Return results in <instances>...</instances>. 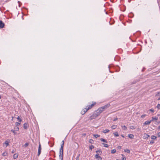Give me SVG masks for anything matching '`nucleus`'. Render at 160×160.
Masks as SVG:
<instances>
[{"label": "nucleus", "instance_id": "obj_1", "mask_svg": "<svg viewBox=\"0 0 160 160\" xmlns=\"http://www.w3.org/2000/svg\"><path fill=\"white\" fill-rule=\"evenodd\" d=\"M110 106V104H108L100 108L96 111V113L99 116L102 112L109 108Z\"/></svg>", "mask_w": 160, "mask_h": 160}, {"label": "nucleus", "instance_id": "obj_2", "mask_svg": "<svg viewBox=\"0 0 160 160\" xmlns=\"http://www.w3.org/2000/svg\"><path fill=\"white\" fill-rule=\"evenodd\" d=\"M98 116V114L96 112H95L90 117L89 120H91L92 119H95L97 118Z\"/></svg>", "mask_w": 160, "mask_h": 160}, {"label": "nucleus", "instance_id": "obj_3", "mask_svg": "<svg viewBox=\"0 0 160 160\" xmlns=\"http://www.w3.org/2000/svg\"><path fill=\"white\" fill-rule=\"evenodd\" d=\"M95 158L98 160H102V158L99 156V153L97 154L95 156Z\"/></svg>", "mask_w": 160, "mask_h": 160}, {"label": "nucleus", "instance_id": "obj_4", "mask_svg": "<svg viewBox=\"0 0 160 160\" xmlns=\"http://www.w3.org/2000/svg\"><path fill=\"white\" fill-rule=\"evenodd\" d=\"M41 145L40 144H39V147H38V155L39 156L40 154V153H41Z\"/></svg>", "mask_w": 160, "mask_h": 160}, {"label": "nucleus", "instance_id": "obj_5", "mask_svg": "<svg viewBox=\"0 0 160 160\" xmlns=\"http://www.w3.org/2000/svg\"><path fill=\"white\" fill-rule=\"evenodd\" d=\"M96 104L95 102H93L92 104L91 105H89L87 107L89 109L91 108L94 105H95Z\"/></svg>", "mask_w": 160, "mask_h": 160}, {"label": "nucleus", "instance_id": "obj_6", "mask_svg": "<svg viewBox=\"0 0 160 160\" xmlns=\"http://www.w3.org/2000/svg\"><path fill=\"white\" fill-rule=\"evenodd\" d=\"M4 24L3 23L2 21L0 20V28H4Z\"/></svg>", "mask_w": 160, "mask_h": 160}, {"label": "nucleus", "instance_id": "obj_7", "mask_svg": "<svg viewBox=\"0 0 160 160\" xmlns=\"http://www.w3.org/2000/svg\"><path fill=\"white\" fill-rule=\"evenodd\" d=\"M151 122V121H146V122H144V125H149L150 124V123Z\"/></svg>", "mask_w": 160, "mask_h": 160}, {"label": "nucleus", "instance_id": "obj_8", "mask_svg": "<svg viewBox=\"0 0 160 160\" xmlns=\"http://www.w3.org/2000/svg\"><path fill=\"white\" fill-rule=\"evenodd\" d=\"M63 145H64V142H63V143H62V144L61 145V151L62 150V154H63V149L62 148H63ZM62 156L61 160H62Z\"/></svg>", "mask_w": 160, "mask_h": 160}, {"label": "nucleus", "instance_id": "obj_9", "mask_svg": "<svg viewBox=\"0 0 160 160\" xmlns=\"http://www.w3.org/2000/svg\"><path fill=\"white\" fill-rule=\"evenodd\" d=\"M149 137H150L149 135L147 134L146 133H145L143 135V138L144 139L147 138Z\"/></svg>", "mask_w": 160, "mask_h": 160}, {"label": "nucleus", "instance_id": "obj_10", "mask_svg": "<svg viewBox=\"0 0 160 160\" xmlns=\"http://www.w3.org/2000/svg\"><path fill=\"white\" fill-rule=\"evenodd\" d=\"M28 124L26 123H25L23 124V128L25 129H27L28 127Z\"/></svg>", "mask_w": 160, "mask_h": 160}, {"label": "nucleus", "instance_id": "obj_11", "mask_svg": "<svg viewBox=\"0 0 160 160\" xmlns=\"http://www.w3.org/2000/svg\"><path fill=\"white\" fill-rule=\"evenodd\" d=\"M158 119V118L156 117H152V120H151V122H152V121H153L154 120H157Z\"/></svg>", "mask_w": 160, "mask_h": 160}, {"label": "nucleus", "instance_id": "obj_12", "mask_svg": "<svg viewBox=\"0 0 160 160\" xmlns=\"http://www.w3.org/2000/svg\"><path fill=\"white\" fill-rule=\"evenodd\" d=\"M87 111V110H86V111H83V110H82L81 111V114L82 115H84V114H85V113Z\"/></svg>", "mask_w": 160, "mask_h": 160}, {"label": "nucleus", "instance_id": "obj_13", "mask_svg": "<svg viewBox=\"0 0 160 160\" xmlns=\"http://www.w3.org/2000/svg\"><path fill=\"white\" fill-rule=\"evenodd\" d=\"M128 137L129 138H133L134 136L132 134H130L128 135Z\"/></svg>", "mask_w": 160, "mask_h": 160}, {"label": "nucleus", "instance_id": "obj_14", "mask_svg": "<svg viewBox=\"0 0 160 160\" xmlns=\"http://www.w3.org/2000/svg\"><path fill=\"white\" fill-rule=\"evenodd\" d=\"M100 140L101 141L103 142L106 143L107 142V140L103 138H100Z\"/></svg>", "mask_w": 160, "mask_h": 160}, {"label": "nucleus", "instance_id": "obj_15", "mask_svg": "<svg viewBox=\"0 0 160 160\" xmlns=\"http://www.w3.org/2000/svg\"><path fill=\"white\" fill-rule=\"evenodd\" d=\"M18 157V155L17 154H15L13 155V158L14 159L17 158Z\"/></svg>", "mask_w": 160, "mask_h": 160}, {"label": "nucleus", "instance_id": "obj_16", "mask_svg": "<svg viewBox=\"0 0 160 160\" xmlns=\"http://www.w3.org/2000/svg\"><path fill=\"white\" fill-rule=\"evenodd\" d=\"M9 142L7 141H6L4 142V144L6 145V147H7L9 145Z\"/></svg>", "mask_w": 160, "mask_h": 160}, {"label": "nucleus", "instance_id": "obj_17", "mask_svg": "<svg viewBox=\"0 0 160 160\" xmlns=\"http://www.w3.org/2000/svg\"><path fill=\"white\" fill-rule=\"evenodd\" d=\"M122 128L124 130H126L127 129V128L125 125L122 126Z\"/></svg>", "mask_w": 160, "mask_h": 160}, {"label": "nucleus", "instance_id": "obj_18", "mask_svg": "<svg viewBox=\"0 0 160 160\" xmlns=\"http://www.w3.org/2000/svg\"><path fill=\"white\" fill-rule=\"evenodd\" d=\"M14 130L16 131H18L19 130V128L18 127L16 126L14 127Z\"/></svg>", "mask_w": 160, "mask_h": 160}, {"label": "nucleus", "instance_id": "obj_19", "mask_svg": "<svg viewBox=\"0 0 160 160\" xmlns=\"http://www.w3.org/2000/svg\"><path fill=\"white\" fill-rule=\"evenodd\" d=\"M109 132V130L108 129H106L103 131V132L104 133H108Z\"/></svg>", "mask_w": 160, "mask_h": 160}, {"label": "nucleus", "instance_id": "obj_20", "mask_svg": "<svg viewBox=\"0 0 160 160\" xmlns=\"http://www.w3.org/2000/svg\"><path fill=\"white\" fill-rule=\"evenodd\" d=\"M117 127V126L116 125H113L112 126L111 128L112 129H115Z\"/></svg>", "mask_w": 160, "mask_h": 160}, {"label": "nucleus", "instance_id": "obj_21", "mask_svg": "<svg viewBox=\"0 0 160 160\" xmlns=\"http://www.w3.org/2000/svg\"><path fill=\"white\" fill-rule=\"evenodd\" d=\"M130 128L131 129H132V130L134 129L135 128V127L134 126H132V125L130 126Z\"/></svg>", "mask_w": 160, "mask_h": 160}, {"label": "nucleus", "instance_id": "obj_22", "mask_svg": "<svg viewBox=\"0 0 160 160\" xmlns=\"http://www.w3.org/2000/svg\"><path fill=\"white\" fill-rule=\"evenodd\" d=\"M96 153H99V154H101L102 153V151L101 150H99L98 151H96Z\"/></svg>", "mask_w": 160, "mask_h": 160}, {"label": "nucleus", "instance_id": "obj_23", "mask_svg": "<svg viewBox=\"0 0 160 160\" xmlns=\"http://www.w3.org/2000/svg\"><path fill=\"white\" fill-rule=\"evenodd\" d=\"M124 152H127L128 153H130V150L128 149H125L124 150Z\"/></svg>", "mask_w": 160, "mask_h": 160}, {"label": "nucleus", "instance_id": "obj_24", "mask_svg": "<svg viewBox=\"0 0 160 160\" xmlns=\"http://www.w3.org/2000/svg\"><path fill=\"white\" fill-rule=\"evenodd\" d=\"M114 135L115 136L118 137L119 136L118 133L117 132H115L113 133Z\"/></svg>", "mask_w": 160, "mask_h": 160}, {"label": "nucleus", "instance_id": "obj_25", "mask_svg": "<svg viewBox=\"0 0 160 160\" xmlns=\"http://www.w3.org/2000/svg\"><path fill=\"white\" fill-rule=\"evenodd\" d=\"M11 132H12L14 133V134H16V131H15L14 130L12 129L11 130Z\"/></svg>", "mask_w": 160, "mask_h": 160}, {"label": "nucleus", "instance_id": "obj_26", "mask_svg": "<svg viewBox=\"0 0 160 160\" xmlns=\"http://www.w3.org/2000/svg\"><path fill=\"white\" fill-rule=\"evenodd\" d=\"M156 138V137L154 136H151V139H155Z\"/></svg>", "mask_w": 160, "mask_h": 160}, {"label": "nucleus", "instance_id": "obj_27", "mask_svg": "<svg viewBox=\"0 0 160 160\" xmlns=\"http://www.w3.org/2000/svg\"><path fill=\"white\" fill-rule=\"evenodd\" d=\"M116 152V150L115 149H113L111 150V153H114Z\"/></svg>", "mask_w": 160, "mask_h": 160}, {"label": "nucleus", "instance_id": "obj_28", "mask_svg": "<svg viewBox=\"0 0 160 160\" xmlns=\"http://www.w3.org/2000/svg\"><path fill=\"white\" fill-rule=\"evenodd\" d=\"M103 144L104 147L108 148V145L107 144L103 143Z\"/></svg>", "mask_w": 160, "mask_h": 160}, {"label": "nucleus", "instance_id": "obj_29", "mask_svg": "<svg viewBox=\"0 0 160 160\" xmlns=\"http://www.w3.org/2000/svg\"><path fill=\"white\" fill-rule=\"evenodd\" d=\"M93 136L96 138L99 137H100V135L98 134H95Z\"/></svg>", "mask_w": 160, "mask_h": 160}, {"label": "nucleus", "instance_id": "obj_30", "mask_svg": "<svg viewBox=\"0 0 160 160\" xmlns=\"http://www.w3.org/2000/svg\"><path fill=\"white\" fill-rule=\"evenodd\" d=\"M94 148V146L92 145L89 147V148L92 150Z\"/></svg>", "mask_w": 160, "mask_h": 160}, {"label": "nucleus", "instance_id": "obj_31", "mask_svg": "<svg viewBox=\"0 0 160 160\" xmlns=\"http://www.w3.org/2000/svg\"><path fill=\"white\" fill-rule=\"evenodd\" d=\"M89 142L90 143H93V141L92 139H90L89 140Z\"/></svg>", "mask_w": 160, "mask_h": 160}, {"label": "nucleus", "instance_id": "obj_32", "mask_svg": "<svg viewBox=\"0 0 160 160\" xmlns=\"http://www.w3.org/2000/svg\"><path fill=\"white\" fill-rule=\"evenodd\" d=\"M83 111H86V110H87V111H88V110H89V109H88V108H87V107L86 108L83 109Z\"/></svg>", "mask_w": 160, "mask_h": 160}, {"label": "nucleus", "instance_id": "obj_33", "mask_svg": "<svg viewBox=\"0 0 160 160\" xmlns=\"http://www.w3.org/2000/svg\"><path fill=\"white\" fill-rule=\"evenodd\" d=\"M17 119L19 121V122H21L22 121V120L21 119H20L19 117H18L17 118Z\"/></svg>", "mask_w": 160, "mask_h": 160}, {"label": "nucleus", "instance_id": "obj_34", "mask_svg": "<svg viewBox=\"0 0 160 160\" xmlns=\"http://www.w3.org/2000/svg\"><path fill=\"white\" fill-rule=\"evenodd\" d=\"M157 108L158 109H160V104H158L157 106Z\"/></svg>", "mask_w": 160, "mask_h": 160}, {"label": "nucleus", "instance_id": "obj_35", "mask_svg": "<svg viewBox=\"0 0 160 160\" xmlns=\"http://www.w3.org/2000/svg\"><path fill=\"white\" fill-rule=\"evenodd\" d=\"M20 123L19 122H17L15 123V125L16 126H18L20 125Z\"/></svg>", "mask_w": 160, "mask_h": 160}, {"label": "nucleus", "instance_id": "obj_36", "mask_svg": "<svg viewBox=\"0 0 160 160\" xmlns=\"http://www.w3.org/2000/svg\"><path fill=\"white\" fill-rule=\"evenodd\" d=\"M146 115L145 114H143V115H142L141 116V118H144L145 116H146Z\"/></svg>", "mask_w": 160, "mask_h": 160}, {"label": "nucleus", "instance_id": "obj_37", "mask_svg": "<svg viewBox=\"0 0 160 160\" xmlns=\"http://www.w3.org/2000/svg\"><path fill=\"white\" fill-rule=\"evenodd\" d=\"M29 145V144L28 143H26L25 145L24 146L25 147H27V146H28Z\"/></svg>", "mask_w": 160, "mask_h": 160}, {"label": "nucleus", "instance_id": "obj_38", "mask_svg": "<svg viewBox=\"0 0 160 160\" xmlns=\"http://www.w3.org/2000/svg\"><path fill=\"white\" fill-rule=\"evenodd\" d=\"M156 96H160V92H158L156 95Z\"/></svg>", "mask_w": 160, "mask_h": 160}, {"label": "nucleus", "instance_id": "obj_39", "mask_svg": "<svg viewBox=\"0 0 160 160\" xmlns=\"http://www.w3.org/2000/svg\"><path fill=\"white\" fill-rule=\"evenodd\" d=\"M149 111H151V112H154V110H153V109H150L149 110Z\"/></svg>", "mask_w": 160, "mask_h": 160}, {"label": "nucleus", "instance_id": "obj_40", "mask_svg": "<svg viewBox=\"0 0 160 160\" xmlns=\"http://www.w3.org/2000/svg\"><path fill=\"white\" fill-rule=\"evenodd\" d=\"M154 141H150V144H153V143H154Z\"/></svg>", "mask_w": 160, "mask_h": 160}, {"label": "nucleus", "instance_id": "obj_41", "mask_svg": "<svg viewBox=\"0 0 160 160\" xmlns=\"http://www.w3.org/2000/svg\"><path fill=\"white\" fill-rule=\"evenodd\" d=\"M118 148L119 149H121V146H119L118 147Z\"/></svg>", "mask_w": 160, "mask_h": 160}, {"label": "nucleus", "instance_id": "obj_42", "mask_svg": "<svg viewBox=\"0 0 160 160\" xmlns=\"http://www.w3.org/2000/svg\"><path fill=\"white\" fill-rule=\"evenodd\" d=\"M6 153L5 152H4L2 154V156H5L6 155L5 154Z\"/></svg>", "mask_w": 160, "mask_h": 160}, {"label": "nucleus", "instance_id": "obj_43", "mask_svg": "<svg viewBox=\"0 0 160 160\" xmlns=\"http://www.w3.org/2000/svg\"><path fill=\"white\" fill-rule=\"evenodd\" d=\"M126 158L125 157H122V160H126Z\"/></svg>", "mask_w": 160, "mask_h": 160}, {"label": "nucleus", "instance_id": "obj_44", "mask_svg": "<svg viewBox=\"0 0 160 160\" xmlns=\"http://www.w3.org/2000/svg\"><path fill=\"white\" fill-rule=\"evenodd\" d=\"M117 119H118V118H115V119L113 120V121H116V120H117Z\"/></svg>", "mask_w": 160, "mask_h": 160}, {"label": "nucleus", "instance_id": "obj_45", "mask_svg": "<svg viewBox=\"0 0 160 160\" xmlns=\"http://www.w3.org/2000/svg\"><path fill=\"white\" fill-rule=\"evenodd\" d=\"M158 136L159 137H160V132H159L158 133Z\"/></svg>", "mask_w": 160, "mask_h": 160}, {"label": "nucleus", "instance_id": "obj_46", "mask_svg": "<svg viewBox=\"0 0 160 160\" xmlns=\"http://www.w3.org/2000/svg\"><path fill=\"white\" fill-rule=\"evenodd\" d=\"M12 153H14V150H12Z\"/></svg>", "mask_w": 160, "mask_h": 160}, {"label": "nucleus", "instance_id": "obj_47", "mask_svg": "<svg viewBox=\"0 0 160 160\" xmlns=\"http://www.w3.org/2000/svg\"><path fill=\"white\" fill-rule=\"evenodd\" d=\"M122 156L123 157H125L124 155L123 154H122Z\"/></svg>", "mask_w": 160, "mask_h": 160}, {"label": "nucleus", "instance_id": "obj_48", "mask_svg": "<svg viewBox=\"0 0 160 160\" xmlns=\"http://www.w3.org/2000/svg\"><path fill=\"white\" fill-rule=\"evenodd\" d=\"M158 100H160V97L159 98H158Z\"/></svg>", "mask_w": 160, "mask_h": 160}, {"label": "nucleus", "instance_id": "obj_49", "mask_svg": "<svg viewBox=\"0 0 160 160\" xmlns=\"http://www.w3.org/2000/svg\"><path fill=\"white\" fill-rule=\"evenodd\" d=\"M158 128L159 129H160V126H159L158 127Z\"/></svg>", "mask_w": 160, "mask_h": 160}, {"label": "nucleus", "instance_id": "obj_50", "mask_svg": "<svg viewBox=\"0 0 160 160\" xmlns=\"http://www.w3.org/2000/svg\"><path fill=\"white\" fill-rule=\"evenodd\" d=\"M13 117H12V120H13Z\"/></svg>", "mask_w": 160, "mask_h": 160}, {"label": "nucleus", "instance_id": "obj_51", "mask_svg": "<svg viewBox=\"0 0 160 160\" xmlns=\"http://www.w3.org/2000/svg\"><path fill=\"white\" fill-rule=\"evenodd\" d=\"M138 129V130H139L140 129V128H138V129Z\"/></svg>", "mask_w": 160, "mask_h": 160}, {"label": "nucleus", "instance_id": "obj_52", "mask_svg": "<svg viewBox=\"0 0 160 160\" xmlns=\"http://www.w3.org/2000/svg\"><path fill=\"white\" fill-rule=\"evenodd\" d=\"M1 98V96L0 95V99Z\"/></svg>", "mask_w": 160, "mask_h": 160}, {"label": "nucleus", "instance_id": "obj_53", "mask_svg": "<svg viewBox=\"0 0 160 160\" xmlns=\"http://www.w3.org/2000/svg\"><path fill=\"white\" fill-rule=\"evenodd\" d=\"M62 143H63V142H64V141H62Z\"/></svg>", "mask_w": 160, "mask_h": 160}, {"label": "nucleus", "instance_id": "obj_54", "mask_svg": "<svg viewBox=\"0 0 160 160\" xmlns=\"http://www.w3.org/2000/svg\"><path fill=\"white\" fill-rule=\"evenodd\" d=\"M76 160H79V159H78V158H77Z\"/></svg>", "mask_w": 160, "mask_h": 160}, {"label": "nucleus", "instance_id": "obj_55", "mask_svg": "<svg viewBox=\"0 0 160 160\" xmlns=\"http://www.w3.org/2000/svg\"><path fill=\"white\" fill-rule=\"evenodd\" d=\"M122 136L123 137H124V136Z\"/></svg>", "mask_w": 160, "mask_h": 160}]
</instances>
